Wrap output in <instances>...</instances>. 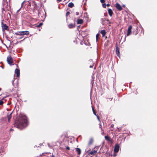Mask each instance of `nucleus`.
<instances>
[{
    "label": "nucleus",
    "mask_w": 157,
    "mask_h": 157,
    "mask_svg": "<svg viewBox=\"0 0 157 157\" xmlns=\"http://www.w3.org/2000/svg\"><path fill=\"white\" fill-rule=\"evenodd\" d=\"M28 125L27 117L24 116L21 117L15 123V126L20 130L26 127Z\"/></svg>",
    "instance_id": "obj_1"
},
{
    "label": "nucleus",
    "mask_w": 157,
    "mask_h": 157,
    "mask_svg": "<svg viewBox=\"0 0 157 157\" xmlns=\"http://www.w3.org/2000/svg\"><path fill=\"white\" fill-rule=\"evenodd\" d=\"M17 36H21V37H18L19 39H21L23 38V36L25 35H28L29 34V33L28 31H19L15 33Z\"/></svg>",
    "instance_id": "obj_2"
},
{
    "label": "nucleus",
    "mask_w": 157,
    "mask_h": 157,
    "mask_svg": "<svg viewBox=\"0 0 157 157\" xmlns=\"http://www.w3.org/2000/svg\"><path fill=\"white\" fill-rule=\"evenodd\" d=\"M7 61L9 64L11 65L13 63V59L10 56H8L7 57Z\"/></svg>",
    "instance_id": "obj_3"
},
{
    "label": "nucleus",
    "mask_w": 157,
    "mask_h": 157,
    "mask_svg": "<svg viewBox=\"0 0 157 157\" xmlns=\"http://www.w3.org/2000/svg\"><path fill=\"white\" fill-rule=\"evenodd\" d=\"M2 27L3 31H4L5 30H8V26H7L6 24H4L2 22Z\"/></svg>",
    "instance_id": "obj_4"
},
{
    "label": "nucleus",
    "mask_w": 157,
    "mask_h": 157,
    "mask_svg": "<svg viewBox=\"0 0 157 157\" xmlns=\"http://www.w3.org/2000/svg\"><path fill=\"white\" fill-rule=\"evenodd\" d=\"M97 150H92L90 152L88 153V155L90 156H92L93 155H95L97 152Z\"/></svg>",
    "instance_id": "obj_5"
},
{
    "label": "nucleus",
    "mask_w": 157,
    "mask_h": 157,
    "mask_svg": "<svg viewBox=\"0 0 157 157\" xmlns=\"http://www.w3.org/2000/svg\"><path fill=\"white\" fill-rule=\"evenodd\" d=\"M119 145L118 144H116L114 147V152L115 153L118 152L119 151Z\"/></svg>",
    "instance_id": "obj_6"
},
{
    "label": "nucleus",
    "mask_w": 157,
    "mask_h": 157,
    "mask_svg": "<svg viewBox=\"0 0 157 157\" xmlns=\"http://www.w3.org/2000/svg\"><path fill=\"white\" fill-rule=\"evenodd\" d=\"M132 29V26L131 25H130L128 27V30H127V33L126 35L125 36V37L126 36H129L131 32V30Z\"/></svg>",
    "instance_id": "obj_7"
},
{
    "label": "nucleus",
    "mask_w": 157,
    "mask_h": 157,
    "mask_svg": "<svg viewBox=\"0 0 157 157\" xmlns=\"http://www.w3.org/2000/svg\"><path fill=\"white\" fill-rule=\"evenodd\" d=\"M116 7L117 9L119 11H121L122 9L121 6L118 3H117L116 4Z\"/></svg>",
    "instance_id": "obj_8"
},
{
    "label": "nucleus",
    "mask_w": 157,
    "mask_h": 157,
    "mask_svg": "<svg viewBox=\"0 0 157 157\" xmlns=\"http://www.w3.org/2000/svg\"><path fill=\"white\" fill-rule=\"evenodd\" d=\"M12 113H7V117L8 118V121L9 122H10V120L12 117Z\"/></svg>",
    "instance_id": "obj_9"
},
{
    "label": "nucleus",
    "mask_w": 157,
    "mask_h": 157,
    "mask_svg": "<svg viewBox=\"0 0 157 157\" xmlns=\"http://www.w3.org/2000/svg\"><path fill=\"white\" fill-rule=\"evenodd\" d=\"M15 73L16 74L17 77H19L20 74V70L17 69H16L15 70Z\"/></svg>",
    "instance_id": "obj_10"
},
{
    "label": "nucleus",
    "mask_w": 157,
    "mask_h": 157,
    "mask_svg": "<svg viewBox=\"0 0 157 157\" xmlns=\"http://www.w3.org/2000/svg\"><path fill=\"white\" fill-rule=\"evenodd\" d=\"M93 142V140L92 138H90V140L88 144V147H89L90 146V145L92 144Z\"/></svg>",
    "instance_id": "obj_11"
},
{
    "label": "nucleus",
    "mask_w": 157,
    "mask_h": 157,
    "mask_svg": "<svg viewBox=\"0 0 157 157\" xmlns=\"http://www.w3.org/2000/svg\"><path fill=\"white\" fill-rule=\"evenodd\" d=\"M108 12L109 15L111 17L113 14V12L112 10L110 9L108 10Z\"/></svg>",
    "instance_id": "obj_12"
},
{
    "label": "nucleus",
    "mask_w": 157,
    "mask_h": 157,
    "mask_svg": "<svg viewBox=\"0 0 157 157\" xmlns=\"http://www.w3.org/2000/svg\"><path fill=\"white\" fill-rule=\"evenodd\" d=\"M105 138L106 140H108V141H111L112 140L111 138L108 136H105Z\"/></svg>",
    "instance_id": "obj_13"
},
{
    "label": "nucleus",
    "mask_w": 157,
    "mask_h": 157,
    "mask_svg": "<svg viewBox=\"0 0 157 157\" xmlns=\"http://www.w3.org/2000/svg\"><path fill=\"white\" fill-rule=\"evenodd\" d=\"M68 26L70 29L73 28L75 27V24L73 23L71 24L68 25Z\"/></svg>",
    "instance_id": "obj_14"
},
{
    "label": "nucleus",
    "mask_w": 157,
    "mask_h": 157,
    "mask_svg": "<svg viewBox=\"0 0 157 157\" xmlns=\"http://www.w3.org/2000/svg\"><path fill=\"white\" fill-rule=\"evenodd\" d=\"M83 21L82 19H78L77 21V24H81L83 23Z\"/></svg>",
    "instance_id": "obj_15"
},
{
    "label": "nucleus",
    "mask_w": 157,
    "mask_h": 157,
    "mask_svg": "<svg viewBox=\"0 0 157 157\" xmlns=\"http://www.w3.org/2000/svg\"><path fill=\"white\" fill-rule=\"evenodd\" d=\"M76 151L78 152V155H80L81 153V149L78 148H76Z\"/></svg>",
    "instance_id": "obj_16"
},
{
    "label": "nucleus",
    "mask_w": 157,
    "mask_h": 157,
    "mask_svg": "<svg viewBox=\"0 0 157 157\" xmlns=\"http://www.w3.org/2000/svg\"><path fill=\"white\" fill-rule=\"evenodd\" d=\"M101 33L102 34V36H104L105 35L106 32L105 30H102L101 31Z\"/></svg>",
    "instance_id": "obj_17"
},
{
    "label": "nucleus",
    "mask_w": 157,
    "mask_h": 157,
    "mask_svg": "<svg viewBox=\"0 0 157 157\" xmlns=\"http://www.w3.org/2000/svg\"><path fill=\"white\" fill-rule=\"evenodd\" d=\"M68 6L69 7L72 8L74 6V4L72 2H71L68 4Z\"/></svg>",
    "instance_id": "obj_18"
},
{
    "label": "nucleus",
    "mask_w": 157,
    "mask_h": 157,
    "mask_svg": "<svg viewBox=\"0 0 157 157\" xmlns=\"http://www.w3.org/2000/svg\"><path fill=\"white\" fill-rule=\"evenodd\" d=\"M116 53L117 54V55L118 56L120 57L119 52V50H117V49L116 50Z\"/></svg>",
    "instance_id": "obj_19"
},
{
    "label": "nucleus",
    "mask_w": 157,
    "mask_h": 157,
    "mask_svg": "<svg viewBox=\"0 0 157 157\" xmlns=\"http://www.w3.org/2000/svg\"><path fill=\"white\" fill-rule=\"evenodd\" d=\"M92 110H93V113L96 116H97L98 115L96 114V113L95 112V111H94V108L93 107H92Z\"/></svg>",
    "instance_id": "obj_20"
},
{
    "label": "nucleus",
    "mask_w": 157,
    "mask_h": 157,
    "mask_svg": "<svg viewBox=\"0 0 157 157\" xmlns=\"http://www.w3.org/2000/svg\"><path fill=\"white\" fill-rule=\"evenodd\" d=\"M98 37H99V34H96V41H98Z\"/></svg>",
    "instance_id": "obj_21"
},
{
    "label": "nucleus",
    "mask_w": 157,
    "mask_h": 157,
    "mask_svg": "<svg viewBox=\"0 0 157 157\" xmlns=\"http://www.w3.org/2000/svg\"><path fill=\"white\" fill-rule=\"evenodd\" d=\"M43 25V23H40L39 24V25H38L37 26V27H40L42 25Z\"/></svg>",
    "instance_id": "obj_22"
},
{
    "label": "nucleus",
    "mask_w": 157,
    "mask_h": 157,
    "mask_svg": "<svg viewBox=\"0 0 157 157\" xmlns=\"http://www.w3.org/2000/svg\"><path fill=\"white\" fill-rule=\"evenodd\" d=\"M89 61L90 62V63L91 64H92V63H94L93 62V61H92V59H90L89 60Z\"/></svg>",
    "instance_id": "obj_23"
},
{
    "label": "nucleus",
    "mask_w": 157,
    "mask_h": 157,
    "mask_svg": "<svg viewBox=\"0 0 157 157\" xmlns=\"http://www.w3.org/2000/svg\"><path fill=\"white\" fill-rule=\"evenodd\" d=\"M102 6L103 8H105L106 7V4H102Z\"/></svg>",
    "instance_id": "obj_24"
},
{
    "label": "nucleus",
    "mask_w": 157,
    "mask_h": 157,
    "mask_svg": "<svg viewBox=\"0 0 157 157\" xmlns=\"http://www.w3.org/2000/svg\"><path fill=\"white\" fill-rule=\"evenodd\" d=\"M94 63H92V64H91L90 65L89 67L90 68H92L94 65Z\"/></svg>",
    "instance_id": "obj_25"
},
{
    "label": "nucleus",
    "mask_w": 157,
    "mask_h": 157,
    "mask_svg": "<svg viewBox=\"0 0 157 157\" xmlns=\"http://www.w3.org/2000/svg\"><path fill=\"white\" fill-rule=\"evenodd\" d=\"M3 103V102L1 100H0V105H2Z\"/></svg>",
    "instance_id": "obj_26"
},
{
    "label": "nucleus",
    "mask_w": 157,
    "mask_h": 157,
    "mask_svg": "<svg viewBox=\"0 0 157 157\" xmlns=\"http://www.w3.org/2000/svg\"><path fill=\"white\" fill-rule=\"evenodd\" d=\"M90 150V149L87 150V149H86L85 151V152L86 153H88V151Z\"/></svg>",
    "instance_id": "obj_27"
},
{
    "label": "nucleus",
    "mask_w": 157,
    "mask_h": 157,
    "mask_svg": "<svg viewBox=\"0 0 157 157\" xmlns=\"http://www.w3.org/2000/svg\"><path fill=\"white\" fill-rule=\"evenodd\" d=\"M100 2L101 3H104L105 2V0H100Z\"/></svg>",
    "instance_id": "obj_28"
},
{
    "label": "nucleus",
    "mask_w": 157,
    "mask_h": 157,
    "mask_svg": "<svg viewBox=\"0 0 157 157\" xmlns=\"http://www.w3.org/2000/svg\"><path fill=\"white\" fill-rule=\"evenodd\" d=\"M97 117V119H98V121L100 122V119H99V116H98V115L97 116H96Z\"/></svg>",
    "instance_id": "obj_29"
},
{
    "label": "nucleus",
    "mask_w": 157,
    "mask_h": 157,
    "mask_svg": "<svg viewBox=\"0 0 157 157\" xmlns=\"http://www.w3.org/2000/svg\"><path fill=\"white\" fill-rule=\"evenodd\" d=\"M99 127L100 128H101V130H102V129L101 124V123L99 124Z\"/></svg>",
    "instance_id": "obj_30"
},
{
    "label": "nucleus",
    "mask_w": 157,
    "mask_h": 157,
    "mask_svg": "<svg viewBox=\"0 0 157 157\" xmlns=\"http://www.w3.org/2000/svg\"><path fill=\"white\" fill-rule=\"evenodd\" d=\"M66 149L67 150H70V147H66Z\"/></svg>",
    "instance_id": "obj_31"
},
{
    "label": "nucleus",
    "mask_w": 157,
    "mask_h": 157,
    "mask_svg": "<svg viewBox=\"0 0 157 157\" xmlns=\"http://www.w3.org/2000/svg\"><path fill=\"white\" fill-rule=\"evenodd\" d=\"M69 14H70V13L69 12H67L66 13V15H67Z\"/></svg>",
    "instance_id": "obj_32"
},
{
    "label": "nucleus",
    "mask_w": 157,
    "mask_h": 157,
    "mask_svg": "<svg viewBox=\"0 0 157 157\" xmlns=\"http://www.w3.org/2000/svg\"><path fill=\"white\" fill-rule=\"evenodd\" d=\"M110 6V4H109V3H108V4H107L106 5V6Z\"/></svg>",
    "instance_id": "obj_33"
},
{
    "label": "nucleus",
    "mask_w": 157,
    "mask_h": 157,
    "mask_svg": "<svg viewBox=\"0 0 157 157\" xmlns=\"http://www.w3.org/2000/svg\"><path fill=\"white\" fill-rule=\"evenodd\" d=\"M25 2V1H24L22 3H21V6H22L23 5V4Z\"/></svg>",
    "instance_id": "obj_34"
},
{
    "label": "nucleus",
    "mask_w": 157,
    "mask_h": 157,
    "mask_svg": "<svg viewBox=\"0 0 157 157\" xmlns=\"http://www.w3.org/2000/svg\"><path fill=\"white\" fill-rule=\"evenodd\" d=\"M14 78H13V81L12 82V84L13 85V83H14Z\"/></svg>",
    "instance_id": "obj_35"
},
{
    "label": "nucleus",
    "mask_w": 157,
    "mask_h": 157,
    "mask_svg": "<svg viewBox=\"0 0 157 157\" xmlns=\"http://www.w3.org/2000/svg\"><path fill=\"white\" fill-rule=\"evenodd\" d=\"M14 78H13V81L12 82V84L13 85V83H14Z\"/></svg>",
    "instance_id": "obj_36"
},
{
    "label": "nucleus",
    "mask_w": 157,
    "mask_h": 157,
    "mask_svg": "<svg viewBox=\"0 0 157 157\" xmlns=\"http://www.w3.org/2000/svg\"><path fill=\"white\" fill-rule=\"evenodd\" d=\"M20 9H21V8H20V9H19L18 10H17V13H18V12L19 11H20Z\"/></svg>",
    "instance_id": "obj_37"
},
{
    "label": "nucleus",
    "mask_w": 157,
    "mask_h": 157,
    "mask_svg": "<svg viewBox=\"0 0 157 157\" xmlns=\"http://www.w3.org/2000/svg\"><path fill=\"white\" fill-rule=\"evenodd\" d=\"M78 12H76V15H78Z\"/></svg>",
    "instance_id": "obj_38"
},
{
    "label": "nucleus",
    "mask_w": 157,
    "mask_h": 157,
    "mask_svg": "<svg viewBox=\"0 0 157 157\" xmlns=\"http://www.w3.org/2000/svg\"><path fill=\"white\" fill-rule=\"evenodd\" d=\"M34 5H36V2H34Z\"/></svg>",
    "instance_id": "obj_39"
},
{
    "label": "nucleus",
    "mask_w": 157,
    "mask_h": 157,
    "mask_svg": "<svg viewBox=\"0 0 157 157\" xmlns=\"http://www.w3.org/2000/svg\"><path fill=\"white\" fill-rule=\"evenodd\" d=\"M62 0H57V1H59V2H61Z\"/></svg>",
    "instance_id": "obj_40"
},
{
    "label": "nucleus",
    "mask_w": 157,
    "mask_h": 157,
    "mask_svg": "<svg viewBox=\"0 0 157 157\" xmlns=\"http://www.w3.org/2000/svg\"><path fill=\"white\" fill-rule=\"evenodd\" d=\"M51 157H55V156L54 155H52Z\"/></svg>",
    "instance_id": "obj_41"
},
{
    "label": "nucleus",
    "mask_w": 157,
    "mask_h": 157,
    "mask_svg": "<svg viewBox=\"0 0 157 157\" xmlns=\"http://www.w3.org/2000/svg\"><path fill=\"white\" fill-rule=\"evenodd\" d=\"M98 148L97 147H94V149H97Z\"/></svg>",
    "instance_id": "obj_42"
},
{
    "label": "nucleus",
    "mask_w": 157,
    "mask_h": 157,
    "mask_svg": "<svg viewBox=\"0 0 157 157\" xmlns=\"http://www.w3.org/2000/svg\"><path fill=\"white\" fill-rule=\"evenodd\" d=\"M48 146H49V144H48Z\"/></svg>",
    "instance_id": "obj_43"
},
{
    "label": "nucleus",
    "mask_w": 157,
    "mask_h": 157,
    "mask_svg": "<svg viewBox=\"0 0 157 157\" xmlns=\"http://www.w3.org/2000/svg\"><path fill=\"white\" fill-rule=\"evenodd\" d=\"M0 67H2V68H3V67L2 66H0Z\"/></svg>",
    "instance_id": "obj_44"
},
{
    "label": "nucleus",
    "mask_w": 157,
    "mask_h": 157,
    "mask_svg": "<svg viewBox=\"0 0 157 157\" xmlns=\"http://www.w3.org/2000/svg\"><path fill=\"white\" fill-rule=\"evenodd\" d=\"M1 90V88H0V91Z\"/></svg>",
    "instance_id": "obj_45"
},
{
    "label": "nucleus",
    "mask_w": 157,
    "mask_h": 157,
    "mask_svg": "<svg viewBox=\"0 0 157 157\" xmlns=\"http://www.w3.org/2000/svg\"><path fill=\"white\" fill-rule=\"evenodd\" d=\"M123 7H124L125 6L124 5H123Z\"/></svg>",
    "instance_id": "obj_46"
},
{
    "label": "nucleus",
    "mask_w": 157,
    "mask_h": 157,
    "mask_svg": "<svg viewBox=\"0 0 157 157\" xmlns=\"http://www.w3.org/2000/svg\"><path fill=\"white\" fill-rule=\"evenodd\" d=\"M113 124H112V126H113Z\"/></svg>",
    "instance_id": "obj_47"
},
{
    "label": "nucleus",
    "mask_w": 157,
    "mask_h": 157,
    "mask_svg": "<svg viewBox=\"0 0 157 157\" xmlns=\"http://www.w3.org/2000/svg\"><path fill=\"white\" fill-rule=\"evenodd\" d=\"M113 124H112V126H113Z\"/></svg>",
    "instance_id": "obj_48"
}]
</instances>
